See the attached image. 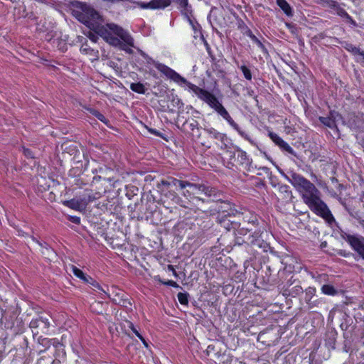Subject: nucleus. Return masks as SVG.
I'll use <instances>...</instances> for the list:
<instances>
[{"instance_id":"obj_47","label":"nucleus","mask_w":364,"mask_h":364,"mask_svg":"<svg viewBox=\"0 0 364 364\" xmlns=\"http://www.w3.org/2000/svg\"><path fill=\"white\" fill-rule=\"evenodd\" d=\"M173 1L179 4L182 8L186 9L188 4V0H170V4Z\"/></svg>"},{"instance_id":"obj_4","label":"nucleus","mask_w":364,"mask_h":364,"mask_svg":"<svg viewBox=\"0 0 364 364\" xmlns=\"http://www.w3.org/2000/svg\"><path fill=\"white\" fill-rule=\"evenodd\" d=\"M282 174L287 179L293 186L301 194L304 203L317 195H321L320 191L310 181L295 172L291 171L287 175L282 171Z\"/></svg>"},{"instance_id":"obj_61","label":"nucleus","mask_w":364,"mask_h":364,"mask_svg":"<svg viewBox=\"0 0 364 364\" xmlns=\"http://www.w3.org/2000/svg\"><path fill=\"white\" fill-rule=\"evenodd\" d=\"M326 246H327V242H326V241H325V242H321V248H322V249H323V248L326 247Z\"/></svg>"},{"instance_id":"obj_29","label":"nucleus","mask_w":364,"mask_h":364,"mask_svg":"<svg viewBox=\"0 0 364 364\" xmlns=\"http://www.w3.org/2000/svg\"><path fill=\"white\" fill-rule=\"evenodd\" d=\"M82 107L85 109H86L87 111H88L90 114H92V115L96 117L101 122H104L105 124L108 123L109 121L107 119V118L102 114H101L99 111L96 110L94 108L87 107L86 105H83Z\"/></svg>"},{"instance_id":"obj_10","label":"nucleus","mask_w":364,"mask_h":364,"mask_svg":"<svg viewBox=\"0 0 364 364\" xmlns=\"http://www.w3.org/2000/svg\"><path fill=\"white\" fill-rule=\"evenodd\" d=\"M341 237L364 260V237L358 235H350L343 230L341 232Z\"/></svg>"},{"instance_id":"obj_50","label":"nucleus","mask_w":364,"mask_h":364,"mask_svg":"<svg viewBox=\"0 0 364 364\" xmlns=\"http://www.w3.org/2000/svg\"><path fill=\"white\" fill-rule=\"evenodd\" d=\"M138 5L142 9H153L151 1H150L148 3L139 2Z\"/></svg>"},{"instance_id":"obj_17","label":"nucleus","mask_w":364,"mask_h":364,"mask_svg":"<svg viewBox=\"0 0 364 364\" xmlns=\"http://www.w3.org/2000/svg\"><path fill=\"white\" fill-rule=\"evenodd\" d=\"M183 132L189 133L193 136H200L198 122L193 118H188L182 124Z\"/></svg>"},{"instance_id":"obj_51","label":"nucleus","mask_w":364,"mask_h":364,"mask_svg":"<svg viewBox=\"0 0 364 364\" xmlns=\"http://www.w3.org/2000/svg\"><path fill=\"white\" fill-rule=\"evenodd\" d=\"M129 327L131 328V330L135 333V335L139 338L142 336L140 334V333L137 331V329L134 327V324L131 322L129 323Z\"/></svg>"},{"instance_id":"obj_22","label":"nucleus","mask_w":364,"mask_h":364,"mask_svg":"<svg viewBox=\"0 0 364 364\" xmlns=\"http://www.w3.org/2000/svg\"><path fill=\"white\" fill-rule=\"evenodd\" d=\"M229 216H222L218 219L219 223L221 225V227L224 228L227 230L230 231L231 230H233L235 232V234L237 233V225L239 222H235L232 221L230 219Z\"/></svg>"},{"instance_id":"obj_23","label":"nucleus","mask_w":364,"mask_h":364,"mask_svg":"<svg viewBox=\"0 0 364 364\" xmlns=\"http://www.w3.org/2000/svg\"><path fill=\"white\" fill-rule=\"evenodd\" d=\"M80 52L85 55H89L92 60H97L99 59V51L92 48L87 44V41H85L80 47Z\"/></svg>"},{"instance_id":"obj_12","label":"nucleus","mask_w":364,"mask_h":364,"mask_svg":"<svg viewBox=\"0 0 364 364\" xmlns=\"http://www.w3.org/2000/svg\"><path fill=\"white\" fill-rule=\"evenodd\" d=\"M281 289L283 296L286 297H296L304 291L299 281L292 279V277L283 285Z\"/></svg>"},{"instance_id":"obj_36","label":"nucleus","mask_w":364,"mask_h":364,"mask_svg":"<svg viewBox=\"0 0 364 364\" xmlns=\"http://www.w3.org/2000/svg\"><path fill=\"white\" fill-rule=\"evenodd\" d=\"M321 291L323 294L330 296H334L338 293V291L334 288V287L330 284L323 285L321 287Z\"/></svg>"},{"instance_id":"obj_11","label":"nucleus","mask_w":364,"mask_h":364,"mask_svg":"<svg viewBox=\"0 0 364 364\" xmlns=\"http://www.w3.org/2000/svg\"><path fill=\"white\" fill-rule=\"evenodd\" d=\"M108 296L117 305L123 306L127 309H131L132 304L130 301L129 296L123 290L112 288V294H109Z\"/></svg>"},{"instance_id":"obj_46","label":"nucleus","mask_w":364,"mask_h":364,"mask_svg":"<svg viewBox=\"0 0 364 364\" xmlns=\"http://www.w3.org/2000/svg\"><path fill=\"white\" fill-rule=\"evenodd\" d=\"M336 14L342 17V18H347L348 16H349V14L346 11V10L344 9H343L342 7H341L340 6H338V8L336 10Z\"/></svg>"},{"instance_id":"obj_38","label":"nucleus","mask_w":364,"mask_h":364,"mask_svg":"<svg viewBox=\"0 0 364 364\" xmlns=\"http://www.w3.org/2000/svg\"><path fill=\"white\" fill-rule=\"evenodd\" d=\"M188 296H189V294L186 292H185V293L179 292L177 295L178 301L180 302L181 304H183V305L188 304Z\"/></svg>"},{"instance_id":"obj_48","label":"nucleus","mask_w":364,"mask_h":364,"mask_svg":"<svg viewBox=\"0 0 364 364\" xmlns=\"http://www.w3.org/2000/svg\"><path fill=\"white\" fill-rule=\"evenodd\" d=\"M130 87L132 90V91H139V89L143 90L144 85L140 82L132 83Z\"/></svg>"},{"instance_id":"obj_16","label":"nucleus","mask_w":364,"mask_h":364,"mask_svg":"<svg viewBox=\"0 0 364 364\" xmlns=\"http://www.w3.org/2000/svg\"><path fill=\"white\" fill-rule=\"evenodd\" d=\"M73 273L75 276L82 280L85 283L90 284L93 288L102 291L105 294L106 291L102 289L99 283L91 277L86 275L81 269L75 266H72Z\"/></svg>"},{"instance_id":"obj_59","label":"nucleus","mask_w":364,"mask_h":364,"mask_svg":"<svg viewBox=\"0 0 364 364\" xmlns=\"http://www.w3.org/2000/svg\"><path fill=\"white\" fill-rule=\"evenodd\" d=\"M341 328L342 330L346 331L347 328H348V325L347 324L341 323Z\"/></svg>"},{"instance_id":"obj_45","label":"nucleus","mask_w":364,"mask_h":364,"mask_svg":"<svg viewBox=\"0 0 364 364\" xmlns=\"http://www.w3.org/2000/svg\"><path fill=\"white\" fill-rule=\"evenodd\" d=\"M269 136L277 145H279V144H280V141L283 140L277 134L272 132H269Z\"/></svg>"},{"instance_id":"obj_20","label":"nucleus","mask_w":364,"mask_h":364,"mask_svg":"<svg viewBox=\"0 0 364 364\" xmlns=\"http://www.w3.org/2000/svg\"><path fill=\"white\" fill-rule=\"evenodd\" d=\"M186 183L187 181L179 180L172 176H168L166 179L161 181V183L165 186H174L182 191L185 189Z\"/></svg>"},{"instance_id":"obj_9","label":"nucleus","mask_w":364,"mask_h":364,"mask_svg":"<svg viewBox=\"0 0 364 364\" xmlns=\"http://www.w3.org/2000/svg\"><path fill=\"white\" fill-rule=\"evenodd\" d=\"M237 154L235 152L227 150L226 154L230 159V163L236 167L242 166L247 170L250 169L252 160L249 158L247 153L240 148L236 147Z\"/></svg>"},{"instance_id":"obj_19","label":"nucleus","mask_w":364,"mask_h":364,"mask_svg":"<svg viewBox=\"0 0 364 364\" xmlns=\"http://www.w3.org/2000/svg\"><path fill=\"white\" fill-rule=\"evenodd\" d=\"M205 132L208 134V137L215 141H220L222 143L221 149H226L228 145L225 141L228 140V136L225 134L218 132L214 128L205 129Z\"/></svg>"},{"instance_id":"obj_3","label":"nucleus","mask_w":364,"mask_h":364,"mask_svg":"<svg viewBox=\"0 0 364 364\" xmlns=\"http://www.w3.org/2000/svg\"><path fill=\"white\" fill-rule=\"evenodd\" d=\"M198 97L207 103L212 109H213L220 116L225 119L229 124L235 129L241 136L250 141L251 144H254L253 140L250 138L249 134L241 130L238 124L235 122L229 114L226 109L223 106L220 97H217L213 92H196Z\"/></svg>"},{"instance_id":"obj_37","label":"nucleus","mask_w":364,"mask_h":364,"mask_svg":"<svg viewBox=\"0 0 364 364\" xmlns=\"http://www.w3.org/2000/svg\"><path fill=\"white\" fill-rule=\"evenodd\" d=\"M343 206L346 209V210L348 213V214L350 215V217L353 218L354 219L359 220L361 218V216L360 215V213L358 211H355L348 207L346 204H343Z\"/></svg>"},{"instance_id":"obj_56","label":"nucleus","mask_w":364,"mask_h":364,"mask_svg":"<svg viewBox=\"0 0 364 364\" xmlns=\"http://www.w3.org/2000/svg\"><path fill=\"white\" fill-rule=\"evenodd\" d=\"M108 65L113 68L115 70L119 68V67L117 66V63H114V61H109L108 63Z\"/></svg>"},{"instance_id":"obj_55","label":"nucleus","mask_w":364,"mask_h":364,"mask_svg":"<svg viewBox=\"0 0 364 364\" xmlns=\"http://www.w3.org/2000/svg\"><path fill=\"white\" fill-rule=\"evenodd\" d=\"M346 20L348 21V23H350L353 26H357L356 22L350 16H348Z\"/></svg>"},{"instance_id":"obj_13","label":"nucleus","mask_w":364,"mask_h":364,"mask_svg":"<svg viewBox=\"0 0 364 364\" xmlns=\"http://www.w3.org/2000/svg\"><path fill=\"white\" fill-rule=\"evenodd\" d=\"M220 200H211L212 202H215L216 203L215 210L218 213H223V216H229L231 217L234 215V212L235 209L234 208V205L229 202L228 200L225 199V196L220 191Z\"/></svg>"},{"instance_id":"obj_42","label":"nucleus","mask_w":364,"mask_h":364,"mask_svg":"<svg viewBox=\"0 0 364 364\" xmlns=\"http://www.w3.org/2000/svg\"><path fill=\"white\" fill-rule=\"evenodd\" d=\"M119 40H120L119 38H117ZM113 46H119L122 50H124L126 53L129 54L133 53V50L130 48H129L126 44H124L121 41H119V43L117 45L111 44Z\"/></svg>"},{"instance_id":"obj_62","label":"nucleus","mask_w":364,"mask_h":364,"mask_svg":"<svg viewBox=\"0 0 364 364\" xmlns=\"http://www.w3.org/2000/svg\"><path fill=\"white\" fill-rule=\"evenodd\" d=\"M344 188V186L341 183H338V189L342 190Z\"/></svg>"},{"instance_id":"obj_49","label":"nucleus","mask_w":364,"mask_h":364,"mask_svg":"<svg viewBox=\"0 0 364 364\" xmlns=\"http://www.w3.org/2000/svg\"><path fill=\"white\" fill-rule=\"evenodd\" d=\"M160 282H161L162 284H164L166 286H170V287H173L175 288L179 287V285L176 282H174L173 280H168L167 282H163V281L160 280Z\"/></svg>"},{"instance_id":"obj_39","label":"nucleus","mask_w":364,"mask_h":364,"mask_svg":"<svg viewBox=\"0 0 364 364\" xmlns=\"http://www.w3.org/2000/svg\"><path fill=\"white\" fill-rule=\"evenodd\" d=\"M322 2L326 4L329 8L334 9L335 11L340 6L339 4L335 0H321Z\"/></svg>"},{"instance_id":"obj_57","label":"nucleus","mask_w":364,"mask_h":364,"mask_svg":"<svg viewBox=\"0 0 364 364\" xmlns=\"http://www.w3.org/2000/svg\"><path fill=\"white\" fill-rule=\"evenodd\" d=\"M77 364H94L92 363V362L90 361H87V360H77Z\"/></svg>"},{"instance_id":"obj_58","label":"nucleus","mask_w":364,"mask_h":364,"mask_svg":"<svg viewBox=\"0 0 364 364\" xmlns=\"http://www.w3.org/2000/svg\"><path fill=\"white\" fill-rule=\"evenodd\" d=\"M139 339L142 341L144 346L146 348H148L149 345H148V343L146 342V341L144 339V338L143 336H141V338H139Z\"/></svg>"},{"instance_id":"obj_64","label":"nucleus","mask_w":364,"mask_h":364,"mask_svg":"<svg viewBox=\"0 0 364 364\" xmlns=\"http://www.w3.org/2000/svg\"><path fill=\"white\" fill-rule=\"evenodd\" d=\"M360 55L363 56V58L364 60V50H362L360 53Z\"/></svg>"},{"instance_id":"obj_33","label":"nucleus","mask_w":364,"mask_h":364,"mask_svg":"<svg viewBox=\"0 0 364 364\" xmlns=\"http://www.w3.org/2000/svg\"><path fill=\"white\" fill-rule=\"evenodd\" d=\"M147 129L151 134L155 135L156 136L161 137L166 141H168V132H166L165 130H157L156 129L148 127Z\"/></svg>"},{"instance_id":"obj_54","label":"nucleus","mask_w":364,"mask_h":364,"mask_svg":"<svg viewBox=\"0 0 364 364\" xmlns=\"http://www.w3.org/2000/svg\"><path fill=\"white\" fill-rule=\"evenodd\" d=\"M70 220L73 222L75 224H80V218L77 216H71L70 218Z\"/></svg>"},{"instance_id":"obj_43","label":"nucleus","mask_w":364,"mask_h":364,"mask_svg":"<svg viewBox=\"0 0 364 364\" xmlns=\"http://www.w3.org/2000/svg\"><path fill=\"white\" fill-rule=\"evenodd\" d=\"M85 35L94 43H97L99 39V35L92 30L89 31Z\"/></svg>"},{"instance_id":"obj_7","label":"nucleus","mask_w":364,"mask_h":364,"mask_svg":"<svg viewBox=\"0 0 364 364\" xmlns=\"http://www.w3.org/2000/svg\"><path fill=\"white\" fill-rule=\"evenodd\" d=\"M305 203L309 206L311 211L323 218L328 223L331 224L336 222L330 209L321 199L320 195H317L306 201Z\"/></svg>"},{"instance_id":"obj_28","label":"nucleus","mask_w":364,"mask_h":364,"mask_svg":"<svg viewBox=\"0 0 364 364\" xmlns=\"http://www.w3.org/2000/svg\"><path fill=\"white\" fill-rule=\"evenodd\" d=\"M277 4L287 16H293L291 7L286 0H277Z\"/></svg>"},{"instance_id":"obj_53","label":"nucleus","mask_w":364,"mask_h":364,"mask_svg":"<svg viewBox=\"0 0 364 364\" xmlns=\"http://www.w3.org/2000/svg\"><path fill=\"white\" fill-rule=\"evenodd\" d=\"M23 154L24 155L27 157V158H31V159H33L34 158V156L32 153V151L28 149H26V148H23Z\"/></svg>"},{"instance_id":"obj_24","label":"nucleus","mask_w":364,"mask_h":364,"mask_svg":"<svg viewBox=\"0 0 364 364\" xmlns=\"http://www.w3.org/2000/svg\"><path fill=\"white\" fill-rule=\"evenodd\" d=\"M243 33L250 37L251 40L255 43H256L264 53H267V49L265 47V46L255 35L253 34L252 31L247 26H245V31L243 32Z\"/></svg>"},{"instance_id":"obj_2","label":"nucleus","mask_w":364,"mask_h":364,"mask_svg":"<svg viewBox=\"0 0 364 364\" xmlns=\"http://www.w3.org/2000/svg\"><path fill=\"white\" fill-rule=\"evenodd\" d=\"M182 195L191 203L198 204V203H209L210 200H220V191L215 188L205 183H193L187 181L185 189Z\"/></svg>"},{"instance_id":"obj_5","label":"nucleus","mask_w":364,"mask_h":364,"mask_svg":"<svg viewBox=\"0 0 364 364\" xmlns=\"http://www.w3.org/2000/svg\"><path fill=\"white\" fill-rule=\"evenodd\" d=\"M151 102L154 107L161 112H174L176 109H180L183 105L181 99L172 92H154Z\"/></svg>"},{"instance_id":"obj_35","label":"nucleus","mask_w":364,"mask_h":364,"mask_svg":"<svg viewBox=\"0 0 364 364\" xmlns=\"http://www.w3.org/2000/svg\"><path fill=\"white\" fill-rule=\"evenodd\" d=\"M342 46L348 52H350L353 55H360V50L358 48L355 47L352 43L348 42L342 43Z\"/></svg>"},{"instance_id":"obj_27","label":"nucleus","mask_w":364,"mask_h":364,"mask_svg":"<svg viewBox=\"0 0 364 364\" xmlns=\"http://www.w3.org/2000/svg\"><path fill=\"white\" fill-rule=\"evenodd\" d=\"M63 205L65 206L78 211L84 210L82 207H81V204L80 203V200L78 198H73L71 200L63 201Z\"/></svg>"},{"instance_id":"obj_44","label":"nucleus","mask_w":364,"mask_h":364,"mask_svg":"<svg viewBox=\"0 0 364 364\" xmlns=\"http://www.w3.org/2000/svg\"><path fill=\"white\" fill-rule=\"evenodd\" d=\"M259 170H260L262 171L258 173L259 175H262L264 173V174L267 175V176H269L270 180L272 179V171H270V168L264 166V167H260L259 168Z\"/></svg>"},{"instance_id":"obj_31","label":"nucleus","mask_w":364,"mask_h":364,"mask_svg":"<svg viewBox=\"0 0 364 364\" xmlns=\"http://www.w3.org/2000/svg\"><path fill=\"white\" fill-rule=\"evenodd\" d=\"M316 290L314 287H309L305 291V300L307 304H313L315 301H313V298L315 296Z\"/></svg>"},{"instance_id":"obj_60","label":"nucleus","mask_w":364,"mask_h":364,"mask_svg":"<svg viewBox=\"0 0 364 364\" xmlns=\"http://www.w3.org/2000/svg\"><path fill=\"white\" fill-rule=\"evenodd\" d=\"M358 222L364 228V219L361 218L359 220H358Z\"/></svg>"},{"instance_id":"obj_15","label":"nucleus","mask_w":364,"mask_h":364,"mask_svg":"<svg viewBox=\"0 0 364 364\" xmlns=\"http://www.w3.org/2000/svg\"><path fill=\"white\" fill-rule=\"evenodd\" d=\"M164 203H171L173 205H178L182 208H189L188 202L182 199L175 191H168L164 195Z\"/></svg>"},{"instance_id":"obj_52","label":"nucleus","mask_w":364,"mask_h":364,"mask_svg":"<svg viewBox=\"0 0 364 364\" xmlns=\"http://www.w3.org/2000/svg\"><path fill=\"white\" fill-rule=\"evenodd\" d=\"M215 350V347L213 345H209L205 350L207 356H210L213 352Z\"/></svg>"},{"instance_id":"obj_34","label":"nucleus","mask_w":364,"mask_h":364,"mask_svg":"<svg viewBox=\"0 0 364 364\" xmlns=\"http://www.w3.org/2000/svg\"><path fill=\"white\" fill-rule=\"evenodd\" d=\"M235 64L238 66V68L242 71L245 78L247 80H252V72L250 69L245 64L242 65L241 66H239V63L237 60H235Z\"/></svg>"},{"instance_id":"obj_8","label":"nucleus","mask_w":364,"mask_h":364,"mask_svg":"<svg viewBox=\"0 0 364 364\" xmlns=\"http://www.w3.org/2000/svg\"><path fill=\"white\" fill-rule=\"evenodd\" d=\"M155 68L163 73L167 78L171 80L174 82L178 85H186L193 91H205L204 90L199 88L195 85L188 82L183 77L181 76L178 73L168 67L167 65L156 63L154 64Z\"/></svg>"},{"instance_id":"obj_25","label":"nucleus","mask_w":364,"mask_h":364,"mask_svg":"<svg viewBox=\"0 0 364 364\" xmlns=\"http://www.w3.org/2000/svg\"><path fill=\"white\" fill-rule=\"evenodd\" d=\"M336 115L338 114L334 112H331L330 116L319 117L318 120L325 126L329 128H333L334 127H336Z\"/></svg>"},{"instance_id":"obj_30","label":"nucleus","mask_w":364,"mask_h":364,"mask_svg":"<svg viewBox=\"0 0 364 364\" xmlns=\"http://www.w3.org/2000/svg\"><path fill=\"white\" fill-rule=\"evenodd\" d=\"M153 9H164L170 4V0H151Z\"/></svg>"},{"instance_id":"obj_41","label":"nucleus","mask_w":364,"mask_h":364,"mask_svg":"<svg viewBox=\"0 0 364 364\" xmlns=\"http://www.w3.org/2000/svg\"><path fill=\"white\" fill-rule=\"evenodd\" d=\"M280 148H282L283 150L287 151L289 154H293L294 150L284 140L280 141V144L278 145Z\"/></svg>"},{"instance_id":"obj_40","label":"nucleus","mask_w":364,"mask_h":364,"mask_svg":"<svg viewBox=\"0 0 364 364\" xmlns=\"http://www.w3.org/2000/svg\"><path fill=\"white\" fill-rule=\"evenodd\" d=\"M235 243L238 245H241L242 244H247L248 245V237L247 236H243V235H235Z\"/></svg>"},{"instance_id":"obj_6","label":"nucleus","mask_w":364,"mask_h":364,"mask_svg":"<svg viewBox=\"0 0 364 364\" xmlns=\"http://www.w3.org/2000/svg\"><path fill=\"white\" fill-rule=\"evenodd\" d=\"M263 227L259 224L256 216H252L248 220H243L242 222H239L236 235L247 236L248 238L258 237L263 235Z\"/></svg>"},{"instance_id":"obj_26","label":"nucleus","mask_w":364,"mask_h":364,"mask_svg":"<svg viewBox=\"0 0 364 364\" xmlns=\"http://www.w3.org/2000/svg\"><path fill=\"white\" fill-rule=\"evenodd\" d=\"M37 340L38 343L43 346L45 348H49L51 345L55 347H57L58 345H60V343L55 339H50L46 337H43L42 336H38Z\"/></svg>"},{"instance_id":"obj_1","label":"nucleus","mask_w":364,"mask_h":364,"mask_svg":"<svg viewBox=\"0 0 364 364\" xmlns=\"http://www.w3.org/2000/svg\"><path fill=\"white\" fill-rule=\"evenodd\" d=\"M72 14L79 21L85 25L90 30L100 35L109 44L117 45L119 40L113 35L119 37L127 46L134 47L133 38L122 27L114 23L102 25V16L93 7L78 1L71 2Z\"/></svg>"},{"instance_id":"obj_21","label":"nucleus","mask_w":364,"mask_h":364,"mask_svg":"<svg viewBox=\"0 0 364 364\" xmlns=\"http://www.w3.org/2000/svg\"><path fill=\"white\" fill-rule=\"evenodd\" d=\"M248 245H252L262 250L263 252H267L270 249L269 244L264 240L262 236L258 237L250 238L249 237Z\"/></svg>"},{"instance_id":"obj_18","label":"nucleus","mask_w":364,"mask_h":364,"mask_svg":"<svg viewBox=\"0 0 364 364\" xmlns=\"http://www.w3.org/2000/svg\"><path fill=\"white\" fill-rule=\"evenodd\" d=\"M100 196L101 194L99 192L92 193L91 190H86L82 196H80L77 198L80 200L81 207H82L85 210L90 203L100 198Z\"/></svg>"},{"instance_id":"obj_14","label":"nucleus","mask_w":364,"mask_h":364,"mask_svg":"<svg viewBox=\"0 0 364 364\" xmlns=\"http://www.w3.org/2000/svg\"><path fill=\"white\" fill-rule=\"evenodd\" d=\"M29 326L32 329L33 336L36 337L41 333L48 331L50 323L48 318L39 316L33 319L30 322Z\"/></svg>"},{"instance_id":"obj_63","label":"nucleus","mask_w":364,"mask_h":364,"mask_svg":"<svg viewBox=\"0 0 364 364\" xmlns=\"http://www.w3.org/2000/svg\"><path fill=\"white\" fill-rule=\"evenodd\" d=\"M331 181H332V182H333H333H335V183H338V180H337V178H334V177H333V178H331Z\"/></svg>"},{"instance_id":"obj_32","label":"nucleus","mask_w":364,"mask_h":364,"mask_svg":"<svg viewBox=\"0 0 364 364\" xmlns=\"http://www.w3.org/2000/svg\"><path fill=\"white\" fill-rule=\"evenodd\" d=\"M279 191L283 195V198L285 200H291L293 197L292 192L289 189V186L287 185H282L279 186Z\"/></svg>"}]
</instances>
